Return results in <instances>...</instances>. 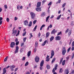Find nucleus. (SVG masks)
<instances>
[{
  "label": "nucleus",
  "mask_w": 74,
  "mask_h": 74,
  "mask_svg": "<svg viewBox=\"0 0 74 74\" xmlns=\"http://www.w3.org/2000/svg\"><path fill=\"white\" fill-rule=\"evenodd\" d=\"M66 5V3H64L62 5V8H64V7H65V6Z\"/></svg>",
  "instance_id": "obj_39"
},
{
  "label": "nucleus",
  "mask_w": 74,
  "mask_h": 74,
  "mask_svg": "<svg viewBox=\"0 0 74 74\" xmlns=\"http://www.w3.org/2000/svg\"><path fill=\"white\" fill-rule=\"evenodd\" d=\"M55 40L57 41L58 40V41H60L61 40V37L60 36H56L55 38Z\"/></svg>",
  "instance_id": "obj_6"
},
{
  "label": "nucleus",
  "mask_w": 74,
  "mask_h": 74,
  "mask_svg": "<svg viewBox=\"0 0 74 74\" xmlns=\"http://www.w3.org/2000/svg\"><path fill=\"white\" fill-rule=\"evenodd\" d=\"M49 17H50V16H48L46 17V22H48V21L49 18Z\"/></svg>",
  "instance_id": "obj_28"
},
{
  "label": "nucleus",
  "mask_w": 74,
  "mask_h": 74,
  "mask_svg": "<svg viewBox=\"0 0 74 74\" xmlns=\"http://www.w3.org/2000/svg\"><path fill=\"white\" fill-rule=\"evenodd\" d=\"M66 62V60H64L62 62V66H64L65 64V62Z\"/></svg>",
  "instance_id": "obj_34"
},
{
  "label": "nucleus",
  "mask_w": 74,
  "mask_h": 74,
  "mask_svg": "<svg viewBox=\"0 0 74 74\" xmlns=\"http://www.w3.org/2000/svg\"><path fill=\"white\" fill-rule=\"evenodd\" d=\"M3 72L2 73V74H5L6 73V72H7V71L6 70V69H5V68H4L3 69Z\"/></svg>",
  "instance_id": "obj_15"
},
{
  "label": "nucleus",
  "mask_w": 74,
  "mask_h": 74,
  "mask_svg": "<svg viewBox=\"0 0 74 74\" xmlns=\"http://www.w3.org/2000/svg\"><path fill=\"white\" fill-rule=\"evenodd\" d=\"M55 68H54V70H57V68L58 67V64H56V66H54Z\"/></svg>",
  "instance_id": "obj_31"
},
{
  "label": "nucleus",
  "mask_w": 74,
  "mask_h": 74,
  "mask_svg": "<svg viewBox=\"0 0 74 74\" xmlns=\"http://www.w3.org/2000/svg\"><path fill=\"white\" fill-rule=\"evenodd\" d=\"M73 55H72V56H71V58L72 59H73V58H74V53H73Z\"/></svg>",
  "instance_id": "obj_46"
},
{
  "label": "nucleus",
  "mask_w": 74,
  "mask_h": 74,
  "mask_svg": "<svg viewBox=\"0 0 74 74\" xmlns=\"http://www.w3.org/2000/svg\"><path fill=\"white\" fill-rule=\"evenodd\" d=\"M54 38V37L53 36H51L50 38V41H52L53 40Z\"/></svg>",
  "instance_id": "obj_24"
},
{
  "label": "nucleus",
  "mask_w": 74,
  "mask_h": 74,
  "mask_svg": "<svg viewBox=\"0 0 74 74\" xmlns=\"http://www.w3.org/2000/svg\"><path fill=\"white\" fill-rule=\"evenodd\" d=\"M18 20V17H15L14 21H16V20Z\"/></svg>",
  "instance_id": "obj_55"
},
{
  "label": "nucleus",
  "mask_w": 74,
  "mask_h": 74,
  "mask_svg": "<svg viewBox=\"0 0 74 74\" xmlns=\"http://www.w3.org/2000/svg\"><path fill=\"white\" fill-rule=\"evenodd\" d=\"M36 62L38 63L39 62V60H40V58L38 56H36L35 59Z\"/></svg>",
  "instance_id": "obj_9"
},
{
  "label": "nucleus",
  "mask_w": 74,
  "mask_h": 74,
  "mask_svg": "<svg viewBox=\"0 0 74 74\" xmlns=\"http://www.w3.org/2000/svg\"><path fill=\"white\" fill-rule=\"evenodd\" d=\"M18 50H19V47L18 46H16V49L14 51V53H18L19 51Z\"/></svg>",
  "instance_id": "obj_8"
},
{
  "label": "nucleus",
  "mask_w": 74,
  "mask_h": 74,
  "mask_svg": "<svg viewBox=\"0 0 74 74\" xmlns=\"http://www.w3.org/2000/svg\"><path fill=\"white\" fill-rule=\"evenodd\" d=\"M65 73L66 74H68L69 73V71L68 69L65 70Z\"/></svg>",
  "instance_id": "obj_14"
},
{
  "label": "nucleus",
  "mask_w": 74,
  "mask_h": 74,
  "mask_svg": "<svg viewBox=\"0 0 74 74\" xmlns=\"http://www.w3.org/2000/svg\"><path fill=\"white\" fill-rule=\"evenodd\" d=\"M72 47H74V41L73 42L72 44Z\"/></svg>",
  "instance_id": "obj_59"
},
{
  "label": "nucleus",
  "mask_w": 74,
  "mask_h": 74,
  "mask_svg": "<svg viewBox=\"0 0 74 74\" xmlns=\"http://www.w3.org/2000/svg\"><path fill=\"white\" fill-rule=\"evenodd\" d=\"M71 26H73L74 25V22L72 21L71 24Z\"/></svg>",
  "instance_id": "obj_48"
},
{
  "label": "nucleus",
  "mask_w": 74,
  "mask_h": 74,
  "mask_svg": "<svg viewBox=\"0 0 74 74\" xmlns=\"http://www.w3.org/2000/svg\"><path fill=\"white\" fill-rule=\"evenodd\" d=\"M40 36H41V34H40V33L39 32L38 34V37L39 38L40 37Z\"/></svg>",
  "instance_id": "obj_57"
},
{
  "label": "nucleus",
  "mask_w": 74,
  "mask_h": 74,
  "mask_svg": "<svg viewBox=\"0 0 74 74\" xmlns=\"http://www.w3.org/2000/svg\"><path fill=\"white\" fill-rule=\"evenodd\" d=\"M55 60H56V58H54L51 61V63L53 64L54 62H55Z\"/></svg>",
  "instance_id": "obj_23"
},
{
  "label": "nucleus",
  "mask_w": 74,
  "mask_h": 74,
  "mask_svg": "<svg viewBox=\"0 0 74 74\" xmlns=\"http://www.w3.org/2000/svg\"><path fill=\"white\" fill-rule=\"evenodd\" d=\"M71 34V30H69L68 34V35L69 37H70V36Z\"/></svg>",
  "instance_id": "obj_18"
},
{
  "label": "nucleus",
  "mask_w": 74,
  "mask_h": 74,
  "mask_svg": "<svg viewBox=\"0 0 74 74\" xmlns=\"http://www.w3.org/2000/svg\"><path fill=\"white\" fill-rule=\"evenodd\" d=\"M8 57L7 56L5 58V59H4V62H6V61L7 60V59H8Z\"/></svg>",
  "instance_id": "obj_35"
},
{
  "label": "nucleus",
  "mask_w": 74,
  "mask_h": 74,
  "mask_svg": "<svg viewBox=\"0 0 74 74\" xmlns=\"http://www.w3.org/2000/svg\"><path fill=\"white\" fill-rule=\"evenodd\" d=\"M25 48H26V46H24L23 47L21 48L20 49V52H23L24 50H25L26 49Z\"/></svg>",
  "instance_id": "obj_10"
},
{
  "label": "nucleus",
  "mask_w": 74,
  "mask_h": 74,
  "mask_svg": "<svg viewBox=\"0 0 74 74\" xmlns=\"http://www.w3.org/2000/svg\"><path fill=\"white\" fill-rule=\"evenodd\" d=\"M32 21H30L29 22V24L28 26H32Z\"/></svg>",
  "instance_id": "obj_33"
},
{
  "label": "nucleus",
  "mask_w": 74,
  "mask_h": 74,
  "mask_svg": "<svg viewBox=\"0 0 74 74\" xmlns=\"http://www.w3.org/2000/svg\"><path fill=\"white\" fill-rule=\"evenodd\" d=\"M37 25H36L34 28L33 29V32H34L36 31V29H37Z\"/></svg>",
  "instance_id": "obj_32"
},
{
  "label": "nucleus",
  "mask_w": 74,
  "mask_h": 74,
  "mask_svg": "<svg viewBox=\"0 0 74 74\" xmlns=\"http://www.w3.org/2000/svg\"><path fill=\"white\" fill-rule=\"evenodd\" d=\"M24 44H25L24 43H21V47H22L24 46Z\"/></svg>",
  "instance_id": "obj_41"
},
{
  "label": "nucleus",
  "mask_w": 74,
  "mask_h": 74,
  "mask_svg": "<svg viewBox=\"0 0 74 74\" xmlns=\"http://www.w3.org/2000/svg\"><path fill=\"white\" fill-rule=\"evenodd\" d=\"M26 34V32H25L23 34V36H25Z\"/></svg>",
  "instance_id": "obj_40"
},
{
  "label": "nucleus",
  "mask_w": 74,
  "mask_h": 74,
  "mask_svg": "<svg viewBox=\"0 0 74 74\" xmlns=\"http://www.w3.org/2000/svg\"><path fill=\"white\" fill-rule=\"evenodd\" d=\"M52 2L51 1L50 2L49 4H48V5H52Z\"/></svg>",
  "instance_id": "obj_47"
},
{
  "label": "nucleus",
  "mask_w": 74,
  "mask_h": 74,
  "mask_svg": "<svg viewBox=\"0 0 74 74\" xmlns=\"http://www.w3.org/2000/svg\"><path fill=\"white\" fill-rule=\"evenodd\" d=\"M61 16H62V14H60L59 16H58L57 17V18H56V19H57V20H59L60 19V17H61Z\"/></svg>",
  "instance_id": "obj_19"
},
{
  "label": "nucleus",
  "mask_w": 74,
  "mask_h": 74,
  "mask_svg": "<svg viewBox=\"0 0 74 74\" xmlns=\"http://www.w3.org/2000/svg\"><path fill=\"white\" fill-rule=\"evenodd\" d=\"M30 14L31 15V17L32 19H34L36 16V14L34 13L31 12H30Z\"/></svg>",
  "instance_id": "obj_1"
},
{
  "label": "nucleus",
  "mask_w": 74,
  "mask_h": 74,
  "mask_svg": "<svg viewBox=\"0 0 74 74\" xmlns=\"http://www.w3.org/2000/svg\"><path fill=\"white\" fill-rule=\"evenodd\" d=\"M15 42H12L10 44V47L11 48H14V47L15 46Z\"/></svg>",
  "instance_id": "obj_11"
},
{
  "label": "nucleus",
  "mask_w": 74,
  "mask_h": 74,
  "mask_svg": "<svg viewBox=\"0 0 74 74\" xmlns=\"http://www.w3.org/2000/svg\"><path fill=\"white\" fill-rule=\"evenodd\" d=\"M46 67L47 69H50V65L48 64L46 66Z\"/></svg>",
  "instance_id": "obj_30"
},
{
  "label": "nucleus",
  "mask_w": 74,
  "mask_h": 74,
  "mask_svg": "<svg viewBox=\"0 0 74 74\" xmlns=\"http://www.w3.org/2000/svg\"><path fill=\"white\" fill-rule=\"evenodd\" d=\"M69 28H68L67 30H66V31L65 32V33L66 34V33H68V32H69Z\"/></svg>",
  "instance_id": "obj_44"
},
{
  "label": "nucleus",
  "mask_w": 74,
  "mask_h": 74,
  "mask_svg": "<svg viewBox=\"0 0 74 74\" xmlns=\"http://www.w3.org/2000/svg\"><path fill=\"white\" fill-rule=\"evenodd\" d=\"M60 34H62V32L60 31V32H58V34L57 36H59Z\"/></svg>",
  "instance_id": "obj_42"
},
{
  "label": "nucleus",
  "mask_w": 74,
  "mask_h": 74,
  "mask_svg": "<svg viewBox=\"0 0 74 74\" xmlns=\"http://www.w3.org/2000/svg\"><path fill=\"white\" fill-rule=\"evenodd\" d=\"M47 40H45L43 44L42 45V46H44V45H45V44H46V42H47Z\"/></svg>",
  "instance_id": "obj_27"
},
{
  "label": "nucleus",
  "mask_w": 74,
  "mask_h": 74,
  "mask_svg": "<svg viewBox=\"0 0 74 74\" xmlns=\"http://www.w3.org/2000/svg\"><path fill=\"white\" fill-rule=\"evenodd\" d=\"M41 6V2H38L36 5L37 7H40Z\"/></svg>",
  "instance_id": "obj_13"
},
{
  "label": "nucleus",
  "mask_w": 74,
  "mask_h": 74,
  "mask_svg": "<svg viewBox=\"0 0 74 74\" xmlns=\"http://www.w3.org/2000/svg\"><path fill=\"white\" fill-rule=\"evenodd\" d=\"M49 58H47V59L46 60V62H49Z\"/></svg>",
  "instance_id": "obj_54"
},
{
  "label": "nucleus",
  "mask_w": 74,
  "mask_h": 74,
  "mask_svg": "<svg viewBox=\"0 0 74 74\" xmlns=\"http://www.w3.org/2000/svg\"><path fill=\"white\" fill-rule=\"evenodd\" d=\"M6 21L8 22H9V21H10V19L8 18H6Z\"/></svg>",
  "instance_id": "obj_53"
},
{
  "label": "nucleus",
  "mask_w": 74,
  "mask_h": 74,
  "mask_svg": "<svg viewBox=\"0 0 74 74\" xmlns=\"http://www.w3.org/2000/svg\"><path fill=\"white\" fill-rule=\"evenodd\" d=\"M36 11L40 12L41 11V8H36Z\"/></svg>",
  "instance_id": "obj_12"
},
{
  "label": "nucleus",
  "mask_w": 74,
  "mask_h": 74,
  "mask_svg": "<svg viewBox=\"0 0 74 74\" xmlns=\"http://www.w3.org/2000/svg\"><path fill=\"white\" fill-rule=\"evenodd\" d=\"M38 42H37L36 41V42L35 44V48L34 50V52H36V50L37 49V47H38Z\"/></svg>",
  "instance_id": "obj_4"
},
{
  "label": "nucleus",
  "mask_w": 74,
  "mask_h": 74,
  "mask_svg": "<svg viewBox=\"0 0 74 74\" xmlns=\"http://www.w3.org/2000/svg\"><path fill=\"white\" fill-rule=\"evenodd\" d=\"M74 73V70H72L71 71V74H73V73Z\"/></svg>",
  "instance_id": "obj_62"
},
{
  "label": "nucleus",
  "mask_w": 74,
  "mask_h": 74,
  "mask_svg": "<svg viewBox=\"0 0 74 74\" xmlns=\"http://www.w3.org/2000/svg\"><path fill=\"white\" fill-rule=\"evenodd\" d=\"M70 49H71V47H70L67 50V52L68 53L70 51Z\"/></svg>",
  "instance_id": "obj_45"
},
{
  "label": "nucleus",
  "mask_w": 74,
  "mask_h": 74,
  "mask_svg": "<svg viewBox=\"0 0 74 74\" xmlns=\"http://www.w3.org/2000/svg\"><path fill=\"white\" fill-rule=\"evenodd\" d=\"M62 55H64L66 53V48L65 47H64L62 48Z\"/></svg>",
  "instance_id": "obj_2"
},
{
  "label": "nucleus",
  "mask_w": 74,
  "mask_h": 74,
  "mask_svg": "<svg viewBox=\"0 0 74 74\" xmlns=\"http://www.w3.org/2000/svg\"><path fill=\"white\" fill-rule=\"evenodd\" d=\"M42 15L43 16H45V13L44 12H43L42 13Z\"/></svg>",
  "instance_id": "obj_43"
},
{
  "label": "nucleus",
  "mask_w": 74,
  "mask_h": 74,
  "mask_svg": "<svg viewBox=\"0 0 74 74\" xmlns=\"http://www.w3.org/2000/svg\"><path fill=\"white\" fill-rule=\"evenodd\" d=\"M18 70V68H16L15 69V71H15V72H16V71H17V70Z\"/></svg>",
  "instance_id": "obj_60"
},
{
  "label": "nucleus",
  "mask_w": 74,
  "mask_h": 74,
  "mask_svg": "<svg viewBox=\"0 0 74 74\" xmlns=\"http://www.w3.org/2000/svg\"><path fill=\"white\" fill-rule=\"evenodd\" d=\"M36 22H37V21L36 20H35L34 21L33 23V24H36Z\"/></svg>",
  "instance_id": "obj_50"
},
{
  "label": "nucleus",
  "mask_w": 74,
  "mask_h": 74,
  "mask_svg": "<svg viewBox=\"0 0 74 74\" xmlns=\"http://www.w3.org/2000/svg\"><path fill=\"white\" fill-rule=\"evenodd\" d=\"M55 54V52H54V51L52 50L51 51V56L50 57L51 59H52L53 57L54 56V55Z\"/></svg>",
  "instance_id": "obj_5"
},
{
  "label": "nucleus",
  "mask_w": 74,
  "mask_h": 74,
  "mask_svg": "<svg viewBox=\"0 0 74 74\" xmlns=\"http://www.w3.org/2000/svg\"><path fill=\"white\" fill-rule=\"evenodd\" d=\"M44 60H42V61L41 62L40 64V70H42V68L41 67H42L43 66V65H44Z\"/></svg>",
  "instance_id": "obj_3"
},
{
  "label": "nucleus",
  "mask_w": 74,
  "mask_h": 74,
  "mask_svg": "<svg viewBox=\"0 0 74 74\" xmlns=\"http://www.w3.org/2000/svg\"><path fill=\"white\" fill-rule=\"evenodd\" d=\"M72 51H74V47H73L71 49Z\"/></svg>",
  "instance_id": "obj_63"
},
{
  "label": "nucleus",
  "mask_w": 74,
  "mask_h": 74,
  "mask_svg": "<svg viewBox=\"0 0 74 74\" xmlns=\"http://www.w3.org/2000/svg\"><path fill=\"white\" fill-rule=\"evenodd\" d=\"M19 33H20V31L19 30H18L17 34L16 35V36H19Z\"/></svg>",
  "instance_id": "obj_37"
},
{
  "label": "nucleus",
  "mask_w": 74,
  "mask_h": 74,
  "mask_svg": "<svg viewBox=\"0 0 74 74\" xmlns=\"http://www.w3.org/2000/svg\"><path fill=\"white\" fill-rule=\"evenodd\" d=\"M24 24L25 26H28L29 25V23H28V21L27 20H26L24 21Z\"/></svg>",
  "instance_id": "obj_7"
},
{
  "label": "nucleus",
  "mask_w": 74,
  "mask_h": 74,
  "mask_svg": "<svg viewBox=\"0 0 74 74\" xmlns=\"http://www.w3.org/2000/svg\"><path fill=\"white\" fill-rule=\"evenodd\" d=\"M26 74H30V72H27Z\"/></svg>",
  "instance_id": "obj_64"
},
{
  "label": "nucleus",
  "mask_w": 74,
  "mask_h": 74,
  "mask_svg": "<svg viewBox=\"0 0 74 74\" xmlns=\"http://www.w3.org/2000/svg\"><path fill=\"white\" fill-rule=\"evenodd\" d=\"M30 54H31V51H29L27 53V56L29 57L30 56Z\"/></svg>",
  "instance_id": "obj_21"
},
{
  "label": "nucleus",
  "mask_w": 74,
  "mask_h": 74,
  "mask_svg": "<svg viewBox=\"0 0 74 74\" xmlns=\"http://www.w3.org/2000/svg\"><path fill=\"white\" fill-rule=\"evenodd\" d=\"M4 7H5V9H7V8H7V5H4Z\"/></svg>",
  "instance_id": "obj_52"
},
{
  "label": "nucleus",
  "mask_w": 74,
  "mask_h": 74,
  "mask_svg": "<svg viewBox=\"0 0 74 74\" xmlns=\"http://www.w3.org/2000/svg\"><path fill=\"white\" fill-rule=\"evenodd\" d=\"M63 71V69L62 68H60V71H59V73H62V72Z\"/></svg>",
  "instance_id": "obj_29"
},
{
  "label": "nucleus",
  "mask_w": 74,
  "mask_h": 74,
  "mask_svg": "<svg viewBox=\"0 0 74 74\" xmlns=\"http://www.w3.org/2000/svg\"><path fill=\"white\" fill-rule=\"evenodd\" d=\"M25 59H26V57H23L22 58V60H23V61H24V60H25Z\"/></svg>",
  "instance_id": "obj_49"
},
{
  "label": "nucleus",
  "mask_w": 74,
  "mask_h": 74,
  "mask_svg": "<svg viewBox=\"0 0 74 74\" xmlns=\"http://www.w3.org/2000/svg\"><path fill=\"white\" fill-rule=\"evenodd\" d=\"M19 7H20V6H19V5H18L17 7V9H18L19 8Z\"/></svg>",
  "instance_id": "obj_61"
},
{
  "label": "nucleus",
  "mask_w": 74,
  "mask_h": 74,
  "mask_svg": "<svg viewBox=\"0 0 74 74\" xmlns=\"http://www.w3.org/2000/svg\"><path fill=\"white\" fill-rule=\"evenodd\" d=\"M13 32L12 34H16V33H17V30H15L14 31H12Z\"/></svg>",
  "instance_id": "obj_20"
},
{
  "label": "nucleus",
  "mask_w": 74,
  "mask_h": 74,
  "mask_svg": "<svg viewBox=\"0 0 74 74\" xmlns=\"http://www.w3.org/2000/svg\"><path fill=\"white\" fill-rule=\"evenodd\" d=\"M15 67V66H14V65L10 66V69H14Z\"/></svg>",
  "instance_id": "obj_26"
},
{
  "label": "nucleus",
  "mask_w": 74,
  "mask_h": 74,
  "mask_svg": "<svg viewBox=\"0 0 74 74\" xmlns=\"http://www.w3.org/2000/svg\"><path fill=\"white\" fill-rule=\"evenodd\" d=\"M26 40V38H24L23 39V41L24 42H25Z\"/></svg>",
  "instance_id": "obj_51"
},
{
  "label": "nucleus",
  "mask_w": 74,
  "mask_h": 74,
  "mask_svg": "<svg viewBox=\"0 0 74 74\" xmlns=\"http://www.w3.org/2000/svg\"><path fill=\"white\" fill-rule=\"evenodd\" d=\"M29 64V62H27L25 64V66H27Z\"/></svg>",
  "instance_id": "obj_38"
},
{
  "label": "nucleus",
  "mask_w": 74,
  "mask_h": 74,
  "mask_svg": "<svg viewBox=\"0 0 74 74\" xmlns=\"http://www.w3.org/2000/svg\"><path fill=\"white\" fill-rule=\"evenodd\" d=\"M49 27L50 28H52V24H50V26H48L47 29V30H48L49 29Z\"/></svg>",
  "instance_id": "obj_22"
},
{
  "label": "nucleus",
  "mask_w": 74,
  "mask_h": 74,
  "mask_svg": "<svg viewBox=\"0 0 74 74\" xmlns=\"http://www.w3.org/2000/svg\"><path fill=\"white\" fill-rule=\"evenodd\" d=\"M49 34H50V33L49 32H47L46 33V38H48V37H49Z\"/></svg>",
  "instance_id": "obj_17"
},
{
  "label": "nucleus",
  "mask_w": 74,
  "mask_h": 74,
  "mask_svg": "<svg viewBox=\"0 0 74 74\" xmlns=\"http://www.w3.org/2000/svg\"><path fill=\"white\" fill-rule=\"evenodd\" d=\"M19 41H18L17 42H16V45H18L19 44Z\"/></svg>",
  "instance_id": "obj_56"
},
{
  "label": "nucleus",
  "mask_w": 74,
  "mask_h": 74,
  "mask_svg": "<svg viewBox=\"0 0 74 74\" xmlns=\"http://www.w3.org/2000/svg\"><path fill=\"white\" fill-rule=\"evenodd\" d=\"M45 25L43 24L42 25L40 28V30H41L42 29V27H45Z\"/></svg>",
  "instance_id": "obj_25"
},
{
  "label": "nucleus",
  "mask_w": 74,
  "mask_h": 74,
  "mask_svg": "<svg viewBox=\"0 0 74 74\" xmlns=\"http://www.w3.org/2000/svg\"><path fill=\"white\" fill-rule=\"evenodd\" d=\"M63 59V58H62L61 59H60V64H62V63Z\"/></svg>",
  "instance_id": "obj_36"
},
{
  "label": "nucleus",
  "mask_w": 74,
  "mask_h": 74,
  "mask_svg": "<svg viewBox=\"0 0 74 74\" xmlns=\"http://www.w3.org/2000/svg\"><path fill=\"white\" fill-rule=\"evenodd\" d=\"M46 1L44 0L43 1H42V4H44V3H45V2Z\"/></svg>",
  "instance_id": "obj_58"
},
{
  "label": "nucleus",
  "mask_w": 74,
  "mask_h": 74,
  "mask_svg": "<svg viewBox=\"0 0 74 74\" xmlns=\"http://www.w3.org/2000/svg\"><path fill=\"white\" fill-rule=\"evenodd\" d=\"M56 32H57V31L55 30V29H54L52 31L51 34H55Z\"/></svg>",
  "instance_id": "obj_16"
}]
</instances>
